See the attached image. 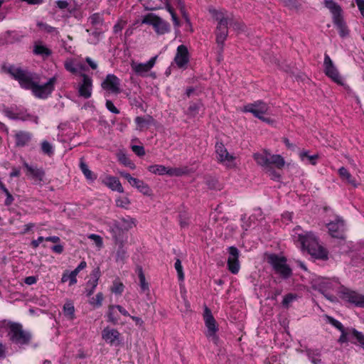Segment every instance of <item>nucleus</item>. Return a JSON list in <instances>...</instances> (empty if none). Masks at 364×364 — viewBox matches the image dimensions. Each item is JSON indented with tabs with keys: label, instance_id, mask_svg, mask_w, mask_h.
Wrapping results in <instances>:
<instances>
[{
	"label": "nucleus",
	"instance_id": "nucleus-1",
	"mask_svg": "<svg viewBox=\"0 0 364 364\" xmlns=\"http://www.w3.org/2000/svg\"><path fill=\"white\" fill-rule=\"evenodd\" d=\"M18 82L20 86L31 91L33 95L45 100L49 97L55 90L58 76L47 77L42 73L31 70H6Z\"/></svg>",
	"mask_w": 364,
	"mask_h": 364
},
{
	"label": "nucleus",
	"instance_id": "nucleus-2",
	"mask_svg": "<svg viewBox=\"0 0 364 364\" xmlns=\"http://www.w3.org/2000/svg\"><path fill=\"white\" fill-rule=\"evenodd\" d=\"M292 237L302 250H306L314 257L322 259L328 258L327 250L318 244L312 232H305L300 227H296L293 230Z\"/></svg>",
	"mask_w": 364,
	"mask_h": 364
},
{
	"label": "nucleus",
	"instance_id": "nucleus-3",
	"mask_svg": "<svg viewBox=\"0 0 364 364\" xmlns=\"http://www.w3.org/2000/svg\"><path fill=\"white\" fill-rule=\"evenodd\" d=\"M107 225L116 244L122 245L127 240L126 232L136 225V221L130 216H127L117 220H112Z\"/></svg>",
	"mask_w": 364,
	"mask_h": 364
},
{
	"label": "nucleus",
	"instance_id": "nucleus-4",
	"mask_svg": "<svg viewBox=\"0 0 364 364\" xmlns=\"http://www.w3.org/2000/svg\"><path fill=\"white\" fill-rule=\"evenodd\" d=\"M323 4L330 11L333 22L337 27L340 36L341 38L348 36L350 31L343 19V10L341 6L333 0H324Z\"/></svg>",
	"mask_w": 364,
	"mask_h": 364
},
{
	"label": "nucleus",
	"instance_id": "nucleus-5",
	"mask_svg": "<svg viewBox=\"0 0 364 364\" xmlns=\"http://www.w3.org/2000/svg\"><path fill=\"white\" fill-rule=\"evenodd\" d=\"M312 287L322 293L328 299L333 301V296L329 294V291H333L339 287L340 282L336 278L315 277L311 281Z\"/></svg>",
	"mask_w": 364,
	"mask_h": 364
},
{
	"label": "nucleus",
	"instance_id": "nucleus-6",
	"mask_svg": "<svg viewBox=\"0 0 364 364\" xmlns=\"http://www.w3.org/2000/svg\"><path fill=\"white\" fill-rule=\"evenodd\" d=\"M254 159L257 164L265 169L269 168L270 165H274L276 168L281 169L285 165L284 159L281 155L270 154L266 151L255 154Z\"/></svg>",
	"mask_w": 364,
	"mask_h": 364
},
{
	"label": "nucleus",
	"instance_id": "nucleus-7",
	"mask_svg": "<svg viewBox=\"0 0 364 364\" xmlns=\"http://www.w3.org/2000/svg\"><path fill=\"white\" fill-rule=\"evenodd\" d=\"M141 23L151 25L158 35H164L170 31L169 23L152 13L146 15L143 18Z\"/></svg>",
	"mask_w": 364,
	"mask_h": 364
},
{
	"label": "nucleus",
	"instance_id": "nucleus-8",
	"mask_svg": "<svg viewBox=\"0 0 364 364\" xmlns=\"http://www.w3.org/2000/svg\"><path fill=\"white\" fill-rule=\"evenodd\" d=\"M267 262L282 277L287 279L291 274V269L287 264L285 257L273 254L267 257Z\"/></svg>",
	"mask_w": 364,
	"mask_h": 364
},
{
	"label": "nucleus",
	"instance_id": "nucleus-9",
	"mask_svg": "<svg viewBox=\"0 0 364 364\" xmlns=\"http://www.w3.org/2000/svg\"><path fill=\"white\" fill-rule=\"evenodd\" d=\"M215 154L217 161L223 166L229 168L236 166V156L229 153L223 143L215 144Z\"/></svg>",
	"mask_w": 364,
	"mask_h": 364
},
{
	"label": "nucleus",
	"instance_id": "nucleus-10",
	"mask_svg": "<svg viewBox=\"0 0 364 364\" xmlns=\"http://www.w3.org/2000/svg\"><path fill=\"white\" fill-rule=\"evenodd\" d=\"M9 336L13 343L21 346L27 344L31 339L29 333L24 331L22 326L16 323L11 325Z\"/></svg>",
	"mask_w": 364,
	"mask_h": 364
},
{
	"label": "nucleus",
	"instance_id": "nucleus-11",
	"mask_svg": "<svg viewBox=\"0 0 364 364\" xmlns=\"http://www.w3.org/2000/svg\"><path fill=\"white\" fill-rule=\"evenodd\" d=\"M4 114L11 119L31 121L36 124L38 123V118L37 116L28 114L21 108L7 107L4 109Z\"/></svg>",
	"mask_w": 364,
	"mask_h": 364
},
{
	"label": "nucleus",
	"instance_id": "nucleus-12",
	"mask_svg": "<svg viewBox=\"0 0 364 364\" xmlns=\"http://www.w3.org/2000/svg\"><path fill=\"white\" fill-rule=\"evenodd\" d=\"M203 318L205 325L207 328V331L205 333L206 336L216 343L218 340L216 333L218 331V328L215 319L213 316L210 310L208 307L205 308Z\"/></svg>",
	"mask_w": 364,
	"mask_h": 364
},
{
	"label": "nucleus",
	"instance_id": "nucleus-13",
	"mask_svg": "<svg viewBox=\"0 0 364 364\" xmlns=\"http://www.w3.org/2000/svg\"><path fill=\"white\" fill-rule=\"evenodd\" d=\"M229 256L228 258V268L229 271L236 274L238 273L240 265L239 262V255L240 252L235 247H229L228 249Z\"/></svg>",
	"mask_w": 364,
	"mask_h": 364
},
{
	"label": "nucleus",
	"instance_id": "nucleus-14",
	"mask_svg": "<svg viewBox=\"0 0 364 364\" xmlns=\"http://www.w3.org/2000/svg\"><path fill=\"white\" fill-rule=\"evenodd\" d=\"M81 81L78 85V93L80 97L88 99L91 97L92 92V80L85 74H81Z\"/></svg>",
	"mask_w": 364,
	"mask_h": 364
},
{
	"label": "nucleus",
	"instance_id": "nucleus-15",
	"mask_svg": "<svg viewBox=\"0 0 364 364\" xmlns=\"http://www.w3.org/2000/svg\"><path fill=\"white\" fill-rule=\"evenodd\" d=\"M101 85L109 93L118 94L121 90L119 80L114 75H108Z\"/></svg>",
	"mask_w": 364,
	"mask_h": 364
},
{
	"label": "nucleus",
	"instance_id": "nucleus-16",
	"mask_svg": "<svg viewBox=\"0 0 364 364\" xmlns=\"http://www.w3.org/2000/svg\"><path fill=\"white\" fill-rule=\"evenodd\" d=\"M243 110L244 112L253 114L256 117H260L261 115H264L269 113V107L266 103L257 101L255 103L245 105Z\"/></svg>",
	"mask_w": 364,
	"mask_h": 364
},
{
	"label": "nucleus",
	"instance_id": "nucleus-17",
	"mask_svg": "<svg viewBox=\"0 0 364 364\" xmlns=\"http://www.w3.org/2000/svg\"><path fill=\"white\" fill-rule=\"evenodd\" d=\"M342 299L358 307H364V296L350 289L342 292Z\"/></svg>",
	"mask_w": 364,
	"mask_h": 364
},
{
	"label": "nucleus",
	"instance_id": "nucleus-18",
	"mask_svg": "<svg viewBox=\"0 0 364 364\" xmlns=\"http://www.w3.org/2000/svg\"><path fill=\"white\" fill-rule=\"evenodd\" d=\"M102 339L110 346L119 344L120 333L115 328L105 327L102 331Z\"/></svg>",
	"mask_w": 364,
	"mask_h": 364
},
{
	"label": "nucleus",
	"instance_id": "nucleus-19",
	"mask_svg": "<svg viewBox=\"0 0 364 364\" xmlns=\"http://www.w3.org/2000/svg\"><path fill=\"white\" fill-rule=\"evenodd\" d=\"M14 138L15 146L18 148H22L30 145L33 134L27 131L18 130L15 132Z\"/></svg>",
	"mask_w": 364,
	"mask_h": 364
},
{
	"label": "nucleus",
	"instance_id": "nucleus-20",
	"mask_svg": "<svg viewBox=\"0 0 364 364\" xmlns=\"http://www.w3.org/2000/svg\"><path fill=\"white\" fill-rule=\"evenodd\" d=\"M328 229L331 235L333 237L343 238L344 223L340 218L328 224Z\"/></svg>",
	"mask_w": 364,
	"mask_h": 364
},
{
	"label": "nucleus",
	"instance_id": "nucleus-21",
	"mask_svg": "<svg viewBox=\"0 0 364 364\" xmlns=\"http://www.w3.org/2000/svg\"><path fill=\"white\" fill-rule=\"evenodd\" d=\"M100 179L102 183L112 191L124 193V188L119 180L117 177L105 175L101 176Z\"/></svg>",
	"mask_w": 364,
	"mask_h": 364
},
{
	"label": "nucleus",
	"instance_id": "nucleus-22",
	"mask_svg": "<svg viewBox=\"0 0 364 364\" xmlns=\"http://www.w3.org/2000/svg\"><path fill=\"white\" fill-rule=\"evenodd\" d=\"M174 60L178 67H183L188 62V51L186 46L181 45L178 47Z\"/></svg>",
	"mask_w": 364,
	"mask_h": 364
},
{
	"label": "nucleus",
	"instance_id": "nucleus-23",
	"mask_svg": "<svg viewBox=\"0 0 364 364\" xmlns=\"http://www.w3.org/2000/svg\"><path fill=\"white\" fill-rule=\"evenodd\" d=\"M228 23H218L216 30H215V36H216V42L218 45H220L223 47L225 41L226 40L228 35Z\"/></svg>",
	"mask_w": 364,
	"mask_h": 364
},
{
	"label": "nucleus",
	"instance_id": "nucleus-24",
	"mask_svg": "<svg viewBox=\"0 0 364 364\" xmlns=\"http://www.w3.org/2000/svg\"><path fill=\"white\" fill-rule=\"evenodd\" d=\"M92 279H90L87 283V287L85 289V293L87 296H90L95 291L97 284L98 280L100 278V271L99 269H95L91 274Z\"/></svg>",
	"mask_w": 364,
	"mask_h": 364
},
{
	"label": "nucleus",
	"instance_id": "nucleus-25",
	"mask_svg": "<svg viewBox=\"0 0 364 364\" xmlns=\"http://www.w3.org/2000/svg\"><path fill=\"white\" fill-rule=\"evenodd\" d=\"M134 122L136 124V129L142 131L148 129L154 123V120L152 117L146 115L144 117H136Z\"/></svg>",
	"mask_w": 364,
	"mask_h": 364
},
{
	"label": "nucleus",
	"instance_id": "nucleus-26",
	"mask_svg": "<svg viewBox=\"0 0 364 364\" xmlns=\"http://www.w3.org/2000/svg\"><path fill=\"white\" fill-rule=\"evenodd\" d=\"M24 166L36 183H41L43 181L44 171L42 169L33 167L29 166L28 164H25Z\"/></svg>",
	"mask_w": 364,
	"mask_h": 364
},
{
	"label": "nucleus",
	"instance_id": "nucleus-27",
	"mask_svg": "<svg viewBox=\"0 0 364 364\" xmlns=\"http://www.w3.org/2000/svg\"><path fill=\"white\" fill-rule=\"evenodd\" d=\"M63 313L65 318L68 321H73L75 318V309L73 301H67L64 304Z\"/></svg>",
	"mask_w": 364,
	"mask_h": 364
},
{
	"label": "nucleus",
	"instance_id": "nucleus-28",
	"mask_svg": "<svg viewBox=\"0 0 364 364\" xmlns=\"http://www.w3.org/2000/svg\"><path fill=\"white\" fill-rule=\"evenodd\" d=\"M131 186L145 196H150L151 194V189L149 185L139 178H136Z\"/></svg>",
	"mask_w": 364,
	"mask_h": 364
},
{
	"label": "nucleus",
	"instance_id": "nucleus-29",
	"mask_svg": "<svg viewBox=\"0 0 364 364\" xmlns=\"http://www.w3.org/2000/svg\"><path fill=\"white\" fill-rule=\"evenodd\" d=\"M209 11L213 17L218 21V23H228L230 18L227 16L226 11L210 9Z\"/></svg>",
	"mask_w": 364,
	"mask_h": 364
},
{
	"label": "nucleus",
	"instance_id": "nucleus-30",
	"mask_svg": "<svg viewBox=\"0 0 364 364\" xmlns=\"http://www.w3.org/2000/svg\"><path fill=\"white\" fill-rule=\"evenodd\" d=\"M326 75L338 85H344L345 80L338 70H324Z\"/></svg>",
	"mask_w": 364,
	"mask_h": 364
},
{
	"label": "nucleus",
	"instance_id": "nucleus-31",
	"mask_svg": "<svg viewBox=\"0 0 364 364\" xmlns=\"http://www.w3.org/2000/svg\"><path fill=\"white\" fill-rule=\"evenodd\" d=\"M148 171L154 174L159 176L168 175V167H166L163 165L155 164L151 165L147 168Z\"/></svg>",
	"mask_w": 364,
	"mask_h": 364
},
{
	"label": "nucleus",
	"instance_id": "nucleus-32",
	"mask_svg": "<svg viewBox=\"0 0 364 364\" xmlns=\"http://www.w3.org/2000/svg\"><path fill=\"white\" fill-rule=\"evenodd\" d=\"M80 168L87 180L93 181L97 178L96 175L89 169L87 165L82 161V159L80 160Z\"/></svg>",
	"mask_w": 364,
	"mask_h": 364
},
{
	"label": "nucleus",
	"instance_id": "nucleus-33",
	"mask_svg": "<svg viewBox=\"0 0 364 364\" xmlns=\"http://www.w3.org/2000/svg\"><path fill=\"white\" fill-rule=\"evenodd\" d=\"M188 173V168L186 166L170 168L168 169V176H181Z\"/></svg>",
	"mask_w": 364,
	"mask_h": 364
},
{
	"label": "nucleus",
	"instance_id": "nucleus-34",
	"mask_svg": "<svg viewBox=\"0 0 364 364\" xmlns=\"http://www.w3.org/2000/svg\"><path fill=\"white\" fill-rule=\"evenodd\" d=\"M33 53L43 58H46L51 54V50L42 44H36L34 46Z\"/></svg>",
	"mask_w": 364,
	"mask_h": 364
},
{
	"label": "nucleus",
	"instance_id": "nucleus-35",
	"mask_svg": "<svg viewBox=\"0 0 364 364\" xmlns=\"http://www.w3.org/2000/svg\"><path fill=\"white\" fill-rule=\"evenodd\" d=\"M338 173L341 178H342L344 180H346L348 183L353 185V186H357L355 180L352 177L351 174L346 168H340L338 169Z\"/></svg>",
	"mask_w": 364,
	"mask_h": 364
},
{
	"label": "nucleus",
	"instance_id": "nucleus-36",
	"mask_svg": "<svg viewBox=\"0 0 364 364\" xmlns=\"http://www.w3.org/2000/svg\"><path fill=\"white\" fill-rule=\"evenodd\" d=\"M139 286L141 288V291L144 293L149 294V287L148 282L146 281L145 275L142 271V269H139Z\"/></svg>",
	"mask_w": 364,
	"mask_h": 364
},
{
	"label": "nucleus",
	"instance_id": "nucleus-37",
	"mask_svg": "<svg viewBox=\"0 0 364 364\" xmlns=\"http://www.w3.org/2000/svg\"><path fill=\"white\" fill-rule=\"evenodd\" d=\"M341 335L338 339L340 343H346L348 341H350L352 343H355L356 342L353 341V336L351 334V328L346 330L345 328L343 331H341Z\"/></svg>",
	"mask_w": 364,
	"mask_h": 364
},
{
	"label": "nucleus",
	"instance_id": "nucleus-38",
	"mask_svg": "<svg viewBox=\"0 0 364 364\" xmlns=\"http://www.w3.org/2000/svg\"><path fill=\"white\" fill-rule=\"evenodd\" d=\"M157 56L152 57L146 63H136L134 61L132 63V68H151L156 63Z\"/></svg>",
	"mask_w": 364,
	"mask_h": 364
},
{
	"label": "nucleus",
	"instance_id": "nucleus-39",
	"mask_svg": "<svg viewBox=\"0 0 364 364\" xmlns=\"http://www.w3.org/2000/svg\"><path fill=\"white\" fill-rule=\"evenodd\" d=\"M118 160L125 166L130 168L131 169L135 168V164L132 162L129 157L124 153H119L118 154Z\"/></svg>",
	"mask_w": 364,
	"mask_h": 364
},
{
	"label": "nucleus",
	"instance_id": "nucleus-40",
	"mask_svg": "<svg viewBox=\"0 0 364 364\" xmlns=\"http://www.w3.org/2000/svg\"><path fill=\"white\" fill-rule=\"evenodd\" d=\"M73 271L70 273L68 272H64L63 274V276H62V278H61V282L63 283H65L68 281H69V285L70 286H72L75 284L77 283V275L76 274H74V276L73 277Z\"/></svg>",
	"mask_w": 364,
	"mask_h": 364
},
{
	"label": "nucleus",
	"instance_id": "nucleus-41",
	"mask_svg": "<svg viewBox=\"0 0 364 364\" xmlns=\"http://www.w3.org/2000/svg\"><path fill=\"white\" fill-rule=\"evenodd\" d=\"M104 296L102 293L99 292L95 297H92L89 301L90 304L94 307H100L102 306Z\"/></svg>",
	"mask_w": 364,
	"mask_h": 364
},
{
	"label": "nucleus",
	"instance_id": "nucleus-42",
	"mask_svg": "<svg viewBox=\"0 0 364 364\" xmlns=\"http://www.w3.org/2000/svg\"><path fill=\"white\" fill-rule=\"evenodd\" d=\"M116 306L115 305H111L108 308L107 311V318L108 321L112 322L113 323H116L118 321V318L116 316Z\"/></svg>",
	"mask_w": 364,
	"mask_h": 364
},
{
	"label": "nucleus",
	"instance_id": "nucleus-43",
	"mask_svg": "<svg viewBox=\"0 0 364 364\" xmlns=\"http://www.w3.org/2000/svg\"><path fill=\"white\" fill-rule=\"evenodd\" d=\"M166 9L170 13L173 24L176 27L180 26V22L173 8L169 4L168 0H166Z\"/></svg>",
	"mask_w": 364,
	"mask_h": 364
},
{
	"label": "nucleus",
	"instance_id": "nucleus-44",
	"mask_svg": "<svg viewBox=\"0 0 364 364\" xmlns=\"http://www.w3.org/2000/svg\"><path fill=\"white\" fill-rule=\"evenodd\" d=\"M66 69L68 68H85L84 64L79 59H73L71 61H66L65 64Z\"/></svg>",
	"mask_w": 364,
	"mask_h": 364
},
{
	"label": "nucleus",
	"instance_id": "nucleus-45",
	"mask_svg": "<svg viewBox=\"0 0 364 364\" xmlns=\"http://www.w3.org/2000/svg\"><path fill=\"white\" fill-rule=\"evenodd\" d=\"M351 334L353 336V339H355L361 346V347L364 348V335L355 328H351Z\"/></svg>",
	"mask_w": 364,
	"mask_h": 364
},
{
	"label": "nucleus",
	"instance_id": "nucleus-46",
	"mask_svg": "<svg viewBox=\"0 0 364 364\" xmlns=\"http://www.w3.org/2000/svg\"><path fill=\"white\" fill-rule=\"evenodd\" d=\"M90 21L92 26L102 25L103 23V18L99 13L93 14L89 18Z\"/></svg>",
	"mask_w": 364,
	"mask_h": 364
},
{
	"label": "nucleus",
	"instance_id": "nucleus-47",
	"mask_svg": "<svg viewBox=\"0 0 364 364\" xmlns=\"http://www.w3.org/2000/svg\"><path fill=\"white\" fill-rule=\"evenodd\" d=\"M200 108V103H192L188 107V114H189L191 117H195L197 114H198Z\"/></svg>",
	"mask_w": 364,
	"mask_h": 364
},
{
	"label": "nucleus",
	"instance_id": "nucleus-48",
	"mask_svg": "<svg viewBox=\"0 0 364 364\" xmlns=\"http://www.w3.org/2000/svg\"><path fill=\"white\" fill-rule=\"evenodd\" d=\"M174 267L177 272L178 279L181 282L184 280V273L183 270V267L181 264V262L179 259H177L174 264Z\"/></svg>",
	"mask_w": 364,
	"mask_h": 364
},
{
	"label": "nucleus",
	"instance_id": "nucleus-49",
	"mask_svg": "<svg viewBox=\"0 0 364 364\" xmlns=\"http://www.w3.org/2000/svg\"><path fill=\"white\" fill-rule=\"evenodd\" d=\"M41 150L44 154L48 156L52 155L54 152L52 144L47 141H42Z\"/></svg>",
	"mask_w": 364,
	"mask_h": 364
},
{
	"label": "nucleus",
	"instance_id": "nucleus-50",
	"mask_svg": "<svg viewBox=\"0 0 364 364\" xmlns=\"http://www.w3.org/2000/svg\"><path fill=\"white\" fill-rule=\"evenodd\" d=\"M37 26L39 27V28L48 33H51L56 31V28L55 27H53L51 26H49L46 23H44L43 22H38Z\"/></svg>",
	"mask_w": 364,
	"mask_h": 364
},
{
	"label": "nucleus",
	"instance_id": "nucleus-51",
	"mask_svg": "<svg viewBox=\"0 0 364 364\" xmlns=\"http://www.w3.org/2000/svg\"><path fill=\"white\" fill-rule=\"evenodd\" d=\"M119 245V249L117 252V261H123L127 257V251L123 248V243Z\"/></svg>",
	"mask_w": 364,
	"mask_h": 364
},
{
	"label": "nucleus",
	"instance_id": "nucleus-52",
	"mask_svg": "<svg viewBox=\"0 0 364 364\" xmlns=\"http://www.w3.org/2000/svg\"><path fill=\"white\" fill-rule=\"evenodd\" d=\"M326 321L332 326L336 327L337 329H338L340 331H343V330L344 329V327L342 325V323L338 320L333 318V317L326 316Z\"/></svg>",
	"mask_w": 364,
	"mask_h": 364
},
{
	"label": "nucleus",
	"instance_id": "nucleus-53",
	"mask_svg": "<svg viewBox=\"0 0 364 364\" xmlns=\"http://www.w3.org/2000/svg\"><path fill=\"white\" fill-rule=\"evenodd\" d=\"M88 238L93 240V242H95V245L98 247V248H102V246H103V241H102V238L98 235H95V234H90L88 235Z\"/></svg>",
	"mask_w": 364,
	"mask_h": 364
},
{
	"label": "nucleus",
	"instance_id": "nucleus-54",
	"mask_svg": "<svg viewBox=\"0 0 364 364\" xmlns=\"http://www.w3.org/2000/svg\"><path fill=\"white\" fill-rule=\"evenodd\" d=\"M130 201L127 197H119L116 199V205L118 207L127 208Z\"/></svg>",
	"mask_w": 364,
	"mask_h": 364
},
{
	"label": "nucleus",
	"instance_id": "nucleus-55",
	"mask_svg": "<svg viewBox=\"0 0 364 364\" xmlns=\"http://www.w3.org/2000/svg\"><path fill=\"white\" fill-rule=\"evenodd\" d=\"M296 299V295L293 294H287L282 301V304L285 307H288L289 304Z\"/></svg>",
	"mask_w": 364,
	"mask_h": 364
},
{
	"label": "nucleus",
	"instance_id": "nucleus-56",
	"mask_svg": "<svg viewBox=\"0 0 364 364\" xmlns=\"http://www.w3.org/2000/svg\"><path fill=\"white\" fill-rule=\"evenodd\" d=\"M272 166V165H270L269 167L267 168L265 170L269 173L272 179L278 181L280 178V174L274 170Z\"/></svg>",
	"mask_w": 364,
	"mask_h": 364
},
{
	"label": "nucleus",
	"instance_id": "nucleus-57",
	"mask_svg": "<svg viewBox=\"0 0 364 364\" xmlns=\"http://www.w3.org/2000/svg\"><path fill=\"white\" fill-rule=\"evenodd\" d=\"M228 23H230V25L232 26L235 30L243 31L245 28V25L239 21H233L232 19L230 18Z\"/></svg>",
	"mask_w": 364,
	"mask_h": 364
},
{
	"label": "nucleus",
	"instance_id": "nucleus-58",
	"mask_svg": "<svg viewBox=\"0 0 364 364\" xmlns=\"http://www.w3.org/2000/svg\"><path fill=\"white\" fill-rule=\"evenodd\" d=\"M106 107L107 109L114 114H119V109L114 105L113 102L110 100H107L106 102Z\"/></svg>",
	"mask_w": 364,
	"mask_h": 364
},
{
	"label": "nucleus",
	"instance_id": "nucleus-59",
	"mask_svg": "<svg viewBox=\"0 0 364 364\" xmlns=\"http://www.w3.org/2000/svg\"><path fill=\"white\" fill-rule=\"evenodd\" d=\"M286 6L291 9H296L299 7L297 0H282Z\"/></svg>",
	"mask_w": 364,
	"mask_h": 364
},
{
	"label": "nucleus",
	"instance_id": "nucleus-60",
	"mask_svg": "<svg viewBox=\"0 0 364 364\" xmlns=\"http://www.w3.org/2000/svg\"><path fill=\"white\" fill-rule=\"evenodd\" d=\"M132 151L138 156H144L145 154V151L143 146L134 145L132 147Z\"/></svg>",
	"mask_w": 364,
	"mask_h": 364
},
{
	"label": "nucleus",
	"instance_id": "nucleus-61",
	"mask_svg": "<svg viewBox=\"0 0 364 364\" xmlns=\"http://www.w3.org/2000/svg\"><path fill=\"white\" fill-rule=\"evenodd\" d=\"M119 174L126 178L130 185L136 180V178L132 177L129 173L125 171H120Z\"/></svg>",
	"mask_w": 364,
	"mask_h": 364
},
{
	"label": "nucleus",
	"instance_id": "nucleus-62",
	"mask_svg": "<svg viewBox=\"0 0 364 364\" xmlns=\"http://www.w3.org/2000/svg\"><path fill=\"white\" fill-rule=\"evenodd\" d=\"M124 286L121 283H114L112 289V291L115 294H121L123 291Z\"/></svg>",
	"mask_w": 364,
	"mask_h": 364
},
{
	"label": "nucleus",
	"instance_id": "nucleus-63",
	"mask_svg": "<svg viewBox=\"0 0 364 364\" xmlns=\"http://www.w3.org/2000/svg\"><path fill=\"white\" fill-rule=\"evenodd\" d=\"M87 267V263L85 261H82L78 266L73 271V274H76L77 276L78 273ZM74 275H73V277Z\"/></svg>",
	"mask_w": 364,
	"mask_h": 364
},
{
	"label": "nucleus",
	"instance_id": "nucleus-64",
	"mask_svg": "<svg viewBox=\"0 0 364 364\" xmlns=\"http://www.w3.org/2000/svg\"><path fill=\"white\" fill-rule=\"evenodd\" d=\"M362 16L364 18V0H355Z\"/></svg>",
	"mask_w": 364,
	"mask_h": 364
}]
</instances>
